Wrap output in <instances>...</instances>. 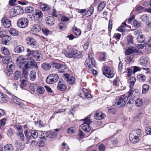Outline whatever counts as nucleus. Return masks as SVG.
I'll return each mask as SVG.
<instances>
[{"label":"nucleus","mask_w":151,"mask_h":151,"mask_svg":"<svg viewBox=\"0 0 151 151\" xmlns=\"http://www.w3.org/2000/svg\"><path fill=\"white\" fill-rule=\"evenodd\" d=\"M12 100L13 102L15 103L16 104L19 105L21 108L24 109H27L25 105L22 103V100L18 98L16 96H12Z\"/></svg>","instance_id":"0eeeda50"},{"label":"nucleus","mask_w":151,"mask_h":151,"mask_svg":"<svg viewBox=\"0 0 151 151\" xmlns=\"http://www.w3.org/2000/svg\"><path fill=\"white\" fill-rule=\"evenodd\" d=\"M41 30L40 27L37 24H35L32 26L31 28V30L34 32H37Z\"/></svg>","instance_id":"cd10ccee"},{"label":"nucleus","mask_w":151,"mask_h":151,"mask_svg":"<svg viewBox=\"0 0 151 151\" xmlns=\"http://www.w3.org/2000/svg\"><path fill=\"white\" fill-rule=\"evenodd\" d=\"M149 60L148 57L142 58L140 60V63L142 66H146Z\"/></svg>","instance_id":"c85d7f7f"},{"label":"nucleus","mask_w":151,"mask_h":151,"mask_svg":"<svg viewBox=\"0 0 151 151\" xmlns=\"http://www.w3.org/2000/svg\"><path fill=\"white\" fill-rule=\"evenodd\" d=\"M132 68L133 69L129 68L128 69L127 73L128 74V76H131L132 73H133V74H134L135 73L140 70L139 67L137 66H135Z\"/></svg>","instance_id":"2eb2a0df"},{"label":"nucleus","mask_w":151,"mask_h":151,"mask_svg":"<svg viewBox=\"0 0 151 151\" xmlns=\"http://www.w3.org/2000/svg\"><path fill=\"white\" fill-rule=\"evenodd\" d=\"M78 135L79 136L80 138L82 139L84 136V133L81 130H79L78 131Z\"/></svg>","instance_id":"0e129e2a"},{"label":"nucleus","mask_w":151,"mask_h":151,"mask_svg":"<svg viewBox=\"0 0 151 151\" xmlns=\"http://www.w3.org/2000/svg\"><path fill=\"white\" fill-rule=\"evenodd\" d=\"M38 137V133L37 131L33 130L32 131L31 133L30 134L29 139H32V138L35 139L37 138Z\"/></svg>","instance_id":"c9c22d12"},{"label":"nucleus","mask_w":151,"mask_h":151,"mask_svg":"<svg viewBox=\"0 0 151 151\" xmlns=\"http://www.w3.org/2000/svg\"><path fill=\"white\" fill-rule=\"evenodd\" d=\"M106 6L105 3L104 2L100 3L98 6V9L99 10L102 11Z\"/></svg>","instance_id":"09e8293b"},{"label":"nucleus","mask_w":151,"mask_h":151,"mask_svg":"<svg viewBox=\"0 0 151 151\" xmlns=\"http://www.w3.org/2000/svg\"><path fill=\"white\" fill-rule=\"evenodd\" d=\"M117 30L118 31L120 32L124 31L125 30V26L123 25L117 28Z\"/></svg>","instance_id":"052dcab7"},{"label":"nucleus","mask_w":151,"mask_h":151,"mask_svg":"<svg viewBox=\"0 0 151 151\" xmlns=\"http://www.w3.org/2000/svg\"><path fill=\"white\" fill-rule=\"evenodd\" d=\"M106 116L105 114L101 112L96 111L94 117L95 119L101 120L104 119Z\"/></svg>","instance_id":"f3484780"},{"label":"nucleus","mask_w":151,"mask_h":151,"mask_svg":"<svg viewBox=\"0 0 151 151\" xmlns=\"http://www.w3.org/2000/svg\"><path fill=\"white\" fill-rule=\"evenodd\" d=\"M6 18V17L3 18L1 20V22L4 27L8 28L11 25V21L9 19Z\"/></svg>","instance_id":"f8f14e48"},{"label":"nucleus","mask_w":151,"mask_h":151,"mask_svg":"<svg viewBox=\"0 0 151 151\" xmlns=\"http://www.w3.org/2000/svg\"><path fill=\"white\" fill-rule=\"evenodd\" d=\"M137 39L138 42L139 43H142L144 44H146L147 43V42L145 40V37L143 35L140 34L138 35Z\"/></svg>","instance_id":"393cba45"},{"label":"nucleus","mask_w":151,"mask_h":151,"mask_svg":"<svg viewBox=\"0 0 151 151\" xmlns=\"http://www.w3.org/2000/svg\"><path fill=\"white\" fill-rule=\"evenodd\" d=\"M133 37L132 35H129L127 36V41L128 44L133 43Z\"/></svg>","instance_id":"13d9d810"},{"label":"nucleus","mask_w":151,"mask_h":151,"mask_svg":"<svg viewBox=\"0 0 151 151\" xmlns=\"http://www.w3.org/2000/svg\"><path fill=\"white\" fill-rule=\"evenodd\" d=\"M52 65L53 67L58 69L59 73H63L65 72V70L66 69V68L64 64L59 63L53 62Z\"/></svg>","instance_id":"423d86ee"},{"label":"nucleus","mask_w":151,"mask_h":151,"mask_svg":"<svg viewBox=\"0 0 151 151\" xmlns=\"http://www.w3.org/2000/svg\"><path fill=\"white\" fill-rule=\"evenodd\" d=\"M43 15V13L41 11L37 10L36 11L34 16V18L36 20H38L42 17Z\"/></svg>","instance_id":"b1692460"},{"label":"nucleus","mask_w":151,"mask_h":151,"mask_svg":"<svg viewBox=\"0 0 151 151\" xmlns=\"http://www.w3.org/2000/svg\"><path fill=\"white\" fill-rule=\"evenodd\" d=\"M106 54L105 52H101L100 53L99 60L100 61H104L105 60Z\"/></svg>","instance_id":"c03bdc74"},{"label":"nucleus","mask_w":151,"mask_h":151,"mask_svg":"<svg viewBox=\"0 0 151 151\" xmlns=\"http://www.w3.org/2000/svg\"><path fill=\"white\" fill-rule=\"evenodd\" d=\"M15 65L12 62L9 61L7 65V67L9 69L7 72V76H11L12 74L13 71V69L14 68Z\"/></svg>","instance_id":"9d476101"},{"label":"nucleus","mask_w":151,"mask_h":151,"mask_svg":"<svg viewBox=\"0 0 151 151\" xmlns=\"http://www.w3.org/2000/svg\"><path fill=\"white\" fill-rule=\"evenodd\" d=\"M6 119L4 118L0 120V124L1 126L3 127L6 124Z\"/></svg>","instance_id":"6e6d98bb"},{"label":"nucleus","mask_w":151,"mask_h":151,"mask_svg":"<svg viewBox=\"0 0 151 151\" xmlns=\"http://www.w3.org/2000/svg\"><path fill=\"white\" fill-rule=\"evenodd\" d=\"M10 33L12 35L14 36H16L18 35V31L17 30L15 29L12 28H11L9 31Z\"/></svg>","instance_id":"79ce46f5"},{"label":"nucleus","mask_w":151,"mask_h":151,"mask_svg":"<svg viewBox=\"0 0 151 151\" xmlns=\"http://www.w3.org/2000/svg\"><path fill=\"white\" fill-rule=\"evenodd\" d=\"M20 81L21 84L20 86L21 88H24L27 85V81L26 80L23 79L22 78L20 79Z\"/></svg>","instance_id":"a18cd8bd"},{"label":"nucleus","mask_w":151,"mask_h":151,"mask_svg":"<svg viewBox=\"0 0 151 151\" xmlns=\"http://www.w3.org/2000/svg\"><path fill=\"white\" fill-rule=\"evenodd\" d=\"M66 27V24L65 23H60L58 24V27L60 29H62L63 28H65Z\"/></svg>","instance_id":"bf43d9fd"},{"label":"nucleus","mask_w":151,"mask_h":151,"mask_svg":"<svg viewBox=\"0 0 151 151\" xmlns=\"http://www.w3.org/2000/svg\"><path fill=\"white\" fill-rule=\"evenodd\" d=\"M136 105L137 107H141L142 105L143 101L140 98H138L135 101Z\"/></svg>","instance_id":"37998d69"},{"label":"nucleus","mask_w":151,"mask_h":151,"mask_svg":"<svg viewBox=\"0 0 151 151\" xmlns=\"http://www.w3.org/2000/svg\"><path fill=\"white\" fill-rule=\"evenodd\" d=\"M90 115H88L87 117L84 119V124H86L83 125L82 127V129L83 130L86 132H88L91 130V128L89 127V124L92 122V121L90 119Z\"/></svg>","instance_id":"7ed1b4c3"},{"label":"nucleus","mask_w":151,"mask_h":151,"mask_svg":"<svg viewBox=\"0 0 151 151\" xmlns=\"http://www.w3.org/2000/svg\"><path fill=\"white\" fill-rule=\"evenodd\" d=\"M141 21L144 22L147 24L149 19L148 16L146 14H143L140 17Z\"/></svg>","instance_id":"2f4dec72"},{"label":"nucleus","mask_w":151,"mask_h":151,"mask_svg":"<svg viewBox=\"0 0 151 151\" xmlns=\"http://www.w3.org/2000/svg\"><path fill=\"white\" fill-rule=\"evenodd\" d=\"M144 9V8L141 6H139L136 7V11L137 12H139L141 11H143Z\"/></svg>","instance_id":"e2e57ef3"},{"label":"nucleus","mask_w":151,"mask_h":151,"mask_svg":"<svg viewBox=\"0 0 151 151\" xmlns=\"http://www.w3.org/2000/svg\"><path fill=\"white\" fill-rule=\"evenodd\" d=\"M1 50L2 53L4 55H7L10 54V52L7 48L4 47H2Z\"/></svg>","instance_id":"a19ab883"},{"label":"nucleus","mask_w":151,"mask_h":151,"mask_svg":"<svg viewBox=\"0 0 151 151\" xmlns=\"http://www.w3.org/2000/svg\"><path fill=\"white\" fill-rule=\"evenodd\" d=\"M34 58L36 60L38 61L41 60L42 58V55L40 54H39L38 52L37 54L36 55V56L34 57Z\"/></svg>","instance_id":"3c124183"},{"label":"nucleus","mask_w":151,"mask_h":151,"mask_svg":"<svg viewBox=\"0 0 151 151\" xmlns=\"http://www.w3.org/2000/svg\"><path fill=\"white\" fill-rule=\"evenodd\" d=\"M57 88L58 89L61 91H65L67 88V86L65 83H58Z\"/></svg>","instance_id":"6ab92c4d"},{"label":"nucleus","mask_w":151,"mask_h":151,"mask_svg":"<svg viewBox=\"0 0 151 151\" xmlns=\"http://www.w3.org/2000/svg\"><path fill=\"white\" fill-rule=\"evenodd\" d=\"M134 52V48H129L126 50L125 54L126 55H128L131 54Z\"/></svg>","instance_id":"49530a36"},{"label":"nucleus","mask_w":151,"mask_h":151,"mask_svg":"<svg viewBox=\"0 0 151 151\" xmlns=\"http://www.w3.org/2000/svg\"><path fill=\"white\" fill-rule=\"evenodd\" d=\"M38 50H35V51H31L30 52L28 53L27 55L28 56L32 55L33 57H36V55L37 54Z\"/></svg>","instance_id":"603ef678"},{"label":"nucleus","mask_w":151,"mask_h":151,"mask_svg":"<svg viewBox=\"0 0 151 151\" xmlns=\"http://www.w3.org/2000/svg\"><path fill=\"white\" fill-rule=\"evenodd\" d=\"M73 54H74L73 57L77 58H81L82 56L81 53L78 50L73 48Z\"/></svg>","instance_id":"bb28decb"},{"label":"nucleus","mask_w":151,"mask_h":151,"mask_svg":"<svg viewBox=\"0 0 151 151\" xmlns=\"http://www.w3.org/2000/svg\"><path fill=\"white\" fill-rule=\"evenodd\" d=\"M137 77L140 82H143L146 80L145 76H137Z\"/></svg>","instance_id":"338daca9"},{"label":"nucleus","mask_w":151,"mask_h":151,"mask_svg":"<svg viewBox=\"0 0 151 151\" xmlns=\"http://www.w3.org/2000/svg\"><path fill=\"white\" fill-rule=\"evenodd\" d=\"M46 23L48 25L50 26L54 24L55 22L54 18L52 16H49L46 18Z\"/></svg>","instance_id":"4468645a"},{"label":"nucleus","mask_w":151,"mask_h":151,"mask_svg":"<svg viewBox=\"0 0 151 151\" xmlns=\"http://www.w3.org/2000/svg\"><path fill=\"white\" fill-rule=\"evenodd\" d=\"M134 26L136 28H138L140 26V22L137 21L136 20H134L133 22Z\"/></svg>","instance_id":"5fc2aeb1"},{"label":"nucleus","mask_w":151,"mask_h":151,"mask_svg":"<svg viewBox=\"0 0 151 151\" xmlns=\"http://www.w3.org/2000/svg\"><path fill=\"white\" fill-rule=\"evenodd\" d=\"M42 68L44 70H48L51 68V65L48 63H43L41 65Z\"/></svg>","instance_id":"7c9ffc66"},{"label":"nucleus","mask_w":151,"mask_h":151,"mask_svg":"<svg viewBox=\"0 0 151 151\" xmlns=\"http://www.w3.org/2000/svg\"><path fill=\"white\" fill-rule=\"evenodd\" d=\"M127 96H128L127 94L120 96L118 100H116V101L113 104L118 107H121L123 106L125 104L127 100L126 98Z\"/></svg>","instance_id":"f03ea898"},{"label":"nucleus","mask_w":151,"mask_h":151,"mask_svg":"<svg viewBox=\"0 0 151 151\" xmlns=\"http://www.w3.org/2000/svg\"><path fill=\"white\" fill-rule=\"evenodd\" d=\"M15 8L16 13H17V15L22 14L23 13L24 10L21 6H15Z\"/></svg>","instance_id":"473e14b6"},{"label":"nucleus","mask_w":151,"mask_h":151,"mask_svg":"<svg viewBox=\"0 0 151 151\" xmlns=\"http://www.w3.org/2000/svg\"><path fill=\"white\" fill-rule=\"evenodd\" d=\"M59 78V76H48L46 81L48 84H53L56 82Z\"/></svg>","instance_id":"1a4fd4ad"},{"label":"nucleus","mask_w":151,"mask_h":151,"mask_svg":"<svg viewBox=\"0 0 151 151\" xmlns=\"http://www.w3.org/2000/svg\"><path fill=\"white\" fill-rule=\"evenodd\" d=\"M65 80L67 81H69L70 84L74 83L76 81V78L74 76H65Z\"/></svg>","instance_id":"a211bd4d"},{"label":"nucleus","mask_w":151,"mask_h":151,"mask_svg":"<svg viewBox=\"0 0 151 151\" xmlns=\"http://www.w3.org/2000/svg\"><path fill=\"white\" fill-rule=\"evenodd\" d=\"M72 29L73 32L75 35H79L81 34V30L76 27L73 26Z\"/></svg>","instance_id":"ea45409f"},{"label":"nucleus","mask_w":151,"mask_h":151,"mask_svg":"<svg viewBox=\"0 0 151 151\" xmlns=\"http://www.w3.org/2000/svg\"><path fill=\"white\" fill-rule=\"evenodd\" d=\"M15 7L13 8L9 12L10 15L12 16H16L17 15L16 13V11L15 10Z\"/></svg>","instance_id":"8fccbe9b"},{"label":"nucleus","mask_w":151,"mask_h":151,"mask_svg":"<svg viewBox=\"0 0 151 151\" xmlns=\"http://www.w3.org/2000/svg\"><path fill=\"white\" fill-rule=\"evenodd\" d=\"M98 149L100 151H104L105 149V147L104 144H101L99 146Z\"/></svg>","instance_id":"69168bd1"},{"label":"nucleus","mask_w":151,"mask_h":151,"mask_svg":"<svg viewBox=\"0 0 151 151\" xmlns=\"http://www.w3.org/2000/svg\"><path fill=\"white\" fill-rule=\"evenodd\" d=\"M24 50V47L21 45L16 46L14 47V51L17 53L22 52Z\"/></svg>","instance_id":"5701e85b"},{"label":"nucleus","mask_w":151,"mask_h":151,"mask_svg":"<svg viewBox=\"0 0 151 151\" xmlns=\"http://www.w3.org/2000/svg\"><path fill=\"white\" fill-rule=\"evenodd\" d=\"M149 89V86L146 84H145L142 86V93L143 94H146L148 92Z\"/></svg>","instance_id":"e433bc0d"},{"label":"nucleus","mask_w":151,"mask_h":151,"mask_svg":"<svg viewBox=\"0 0 151 151\" xmlns=\"http://www.w3.org/2000/svg\"><path fill=\"white\" fill-rule=\"evenodd\" d=\"M145 132L147 134H151V127H148L146 128Z\"/></svg>","instance_id":"774afa93"},{"label":"nucleus","mask_w":151,"mask_h":151,"mask_svg":"<svg viewBox=\"0 0 151 151\" xmlns=\"http://www.w3.org/2000/svg\"><path fill=\"white\" fill-rule=\"evenodd\" d=\"M4 149L5 151H13V147L11 144H7L4 147Z\"/></svg>","instance_id":"c756f323"},{"label":"nucleus","mask_w":151,"mask_h":151,"mask_svg":"<svg viewBox=\"0 0 151 151\" xmlns=\"http://www.w3.org/2000/svg\"><path fill=\"white\" fill-rule=\"evenodd\" d=\"M29 88L31 91H34L36 88H37V85L34 83L31 84L29 86Z\"/></svg>","instance_id":"864d4df0"},{"label":"nucleus","mask_w":151,"mask_h":151,"mask_svg":"<svg viewBox=\"0 0 151 151\" xmlns=\"http://www.w3.org/2000/svg\"><path fill=\"white\" fill-rule=\"evenodd\" d=\"M26 42L27 44L33 48H36L39 47V44L38 42L32 37H27L26 39Z\"/></svg>","instance_id":"20e7f679"},{"label":"nucleus","mask_w":151,"mask_h":151,"mask_svg":"<svg viewBox=\"0 0 151 151\" xmlns=\"http://www.w3.org/2000/svg\"><path fill=\"white\" fill-rule=\"evenodd\" d=\"M45 91L44 88L41 86H38L37 87V91L40 94H43L44 93Z\"/></svg>","instance_id":"58836bf2"},{"label":"nucleus","mask_w":151,"mask_h":151,"mask_svg":"<svg viewBox=\"0 0 151 151\" xmlns=\"http://www.w3.org/2000/svg\"><path fill=\"white\" fill-rule=\"evenodd\" d=\"M139 137L138 136L131 134L129 135V140L132 143L135 144L139 142L140 140Z\"/></svg>","instance_id":"ddd939ff"},{"label":"nucleus","mask_w":151,"mask_h":151,"mask_svg":"<svg viewBox=\"0 0 151 151\" xmlns=\"http://www.w3.org/2000/svg\"><path fill=\"white\" fill-rule=\"evenodd\" d=\"M85 65L86 68L91 69L93 66L95 65L96 63L95 60H86L85 62Z\"/></svg>","instance_id":"9b49d317"},{"label":"nucleus","mask_w":151,"mask_h":151,"mask_svg":"<svg viewBox=\"0 0 151 151\" xmlns=\"http://www.w3.org/2000/svg\"><path fill=\"white\" fill-rule=\"evenodd\" d=\"M73 48H72L68 49V51H66L65 53V56L68 58H70L73 57Z\"/></svg>","instance_id":"412c9836"},{"label":"nucleus","mask_w":151,"mask_h":151,"mask_svg":"<svg viewBox=\"0 0 151 151\" xmlns=\"http://www.w3.org/2000/svg\"><path fill=\"white\" fill-rule=\"evenodd\" d=\"M135 81L136 78L134 76L130 78L129 79L128 82L130 83V88L134 86Z\"/></svg>","instance_id":"4c0bfd02"},{"label":"nucleus","mask_w":151,"mask_h":151,"mask_svg":"<svg viewBox=\"0 0 151 151\" xmlns=\"http://www.w3.org/2000/svg\"><path fill=\"white\" fill-rule=\"evenodd\" d=\"M8 97L7 96L1 92H0V102L6 103L7 101Z\"/></svg>","instance_id":"aec40b11"},{"label":"nucleus","mask_w":151,"mask_h":151,"mask_svg":"<svg viewBox=\"0 0 151 151\" xmlns=\"http://www.w3.org/2000/svg\"><path fill=\"white\" fill-rule=\"evenodd\" d=\"M18 63L19 64V67L20 68H23V70H22V73L23 74L24 76H27L28 75L29 73V70H28V68L29 67L27 66V67H25V66H22L20 64V63H19V62H18Z\"/></svg>","instance_id":"a878e982"},{"label":"nucleus","mask_w":151,"mask_h":151,"mask_svg":"<svg viewBox=\"0 0 151 151\" xmlns=\"http://www.w3.org/2000/svg\"><path fill=\"white\" fill-rule=\"evenodd\" d=\"M10 39L9 36L7 35L3 36L2 38V43L3 44L7 45Z\"/></svg>","instance_id":"f704fd0d"},{"label":"nucleus","mask_w":151,"mask_h":151,"mask_svg":"<svg viewBox=\"0 0 151 151\" xmlns=\"http://www.w3.org/2000/svg\"><path fill=\"white\" fill-rule=\"evenodd\" d=\"M121 37V35L119 33H115L114 34L113 37L115 38L116 40L118 41L120 39Z\"/></svg>","instance_id":"680f3d73"},{"label":"nucleus","mask_w":151,"mask_h":151,"mask_svg":"<svg viewBox=\"0 0 151 151\" xmlns=\"http://www.w3.org/2000/svg\"><path fill=\"white\" fill-rule=\"evenodd\" d=\"M130 89L128 92V93L127 94L128 97L127 99H129V98L130 97H132V96L135 97L136 96H138L139 94V90L137 89H134L133 90L132 87H130Z\"/></svg>","instance_id":"6e6552de"},{"label":"nucleus","mask_w":151,"mask_h":151,"mask_svg":"<svg viewBox=\"0 0 151 151\" xmlns=\"http://www.w3.org/2000/svg\"><path fill=\"white\" fill-rule=\"evenodd\" d=\"M29 20L25 17H22L19 19L17 22L18 26L21 28H26L28 25Z\"/></svg>","instance_id":"39448f33"},{"label":"nucleus","mask_w":151,"mask_h":151,"mask_svg":"<svg viewBox=\"0 0 151 151\" xmlns=\"http://www.w3.org/2000/svg\"><path fill=\"white\" fill-rule=\"evenodd\" d=\"M57 135V134L52 132L48 131L45 133V135L50 138H55Z\"/></svg>","instance_id":"4be33fe9"},{"label":"nucleus","mask_w":151,"mask_h":151,"mask_svg":"<svg viewBox=\"0 0 151 151\" xmlns=\"http://www.w3.org/2000/svg\"><path fill=\"white\" fill-rule=\"evenodd\" d=\"M19 62V63L22 66H25V67H28L29 68H34L37 69L38 66L36 62L34 60H27L21 57H19L17 58L16 62Z\"/></svg>","instance_id":"f257e3e1"},{"label":"nucleus","mask_w":151,"mask_h":151,"mask_svg":"<svg viewBox=\"0 0 151 151\" xmlns=\"http://www.w3.org/2000/svg\"><path fill=\"white\" fill-rule=\"evenodd\" d=\"M102 71L103 74L105 76H106V74L108 76H111L112 75L110 68L108 66H105L103 68Z\"/></svg>","instance_id":"dca6fc26"},{"label":"nucleus","mask_w":151,"mask_h":151,"mask_svg":"<svg viewBox=\"0 0 151 151\" xmlns=\"http://www.w3.org/2000/svg\"><path fill=\"white\" fill-rule=\"evenodd\" d=\"M94 11V8L93 6H91L89 7V9L84 14L85 16L86 17L91 15L93 13Z\"/></svg>","instance_id":"72a5a7b5"},{"label":"nucleus","mask_w":151,"mask_h":151,"mask_svg":"<svg viewBox=\"0 0 151 151\" xmlns=\"http://www.w3.org/2000/svg\"><path fill=\"white\" fill-rule=\"evenodd\" d=\"M42 31L44 34L46 35L49 34L50 32V30L45 28H42Z\"/></svg>","instance_id":"4d7b16f0"},{"label":"nucleus","mask_w":151,"mask_h":151,"mask_svg":"<svg viewBox=\"0 0 151 151\" xmlns=\"http://www.w3.org/2000/svg\"><path fill=\"white\" fill-rule=\"evenodd\" d=\"M34 11V8L31 6L27 7L25 9V12L27 13H31Z\"/></svg>","instance_id":"de8ad7c7"}]
</instances>
